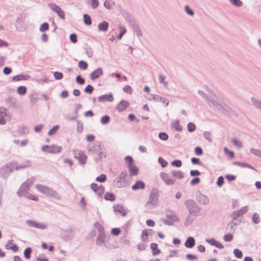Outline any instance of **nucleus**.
<instances>
[{"label": "nucleus", "instance_id": "nucleus-2", "mask_svg": "<svg viewBox=\"0 0 261 261\" xmlns=\"http://www.w3.org/2000/svg\"><path fill=\"white\" fill-rule=\"evenodd\" d=\"M121 14L125 18L126 21L128 22L129 24L133 28L137 35L138 36H142V32L131 14L129 12L124 10H122L121 11Z\"/></svg>", "mask_w": 261, "mask_h": 261}, {"label": "nucleus", "instance_id": "nucleus-18", "mask_svg": "<svg viewBox=\"0 0 261 261\" xmlns=\"http://www.w3.org/2000/svg\"><path fill=\"white\" fill-rule=\"evenodd\" d=\"M197 200L200 204L203 205L208 204L210 201L208 198L202 194H200L198 195Z\"/></svg>", "mask_w": 261, "mask_h": 261}, {"label": "nucleus", "instance_id": "nucleus-56", "mask_svg": "<svg viewBox=\"0 0 261 261\" xmlns=\"http://www.w3.org/2000/svg\"><path fill=\"white\" fill-rule=\"evenodd\" d=\"M198 93L206 102L208 100L210 97L204 92L201 90H198Z\"/></svg>", "mask_w": 261, "mask_h": 261}, {"label": "nucleus", "instance_id": "nucleus-4", "mask_svg": "<svg viewBox=\"0 0 261 261\" xmlns=\"http://www.w3.org/2000/svg\"><path fill=\"white\" fill-rule=\"evenodd\" d=\"M185 204L190 215L194 216L198 215L200 210V207L194 200L192 199L187 200L185 201Z\"/></svg>", "mask_w": 261, "mask_h": 261}, {"label": "nucleus", "instance_id": "nucleus-43", "mask_svg": "<svg viewBox=\"0 0 261 261\" xmlns=\"http://www.w3.org/2000/svg\"><path fill=\"white\" fill-rule=\"evenodd\" d=\"M79 67L82 70H86L88 68V64L84 61L81 60L78 63Z\"/></svg>", "mask_w": 261, "mask_h": 261}, {"label": "nucleus", "instance_id": "nucleus-54", "mask_svg": "<svg viewBox=\"0 0 261 261\" xmlns=\"http://www.w3.org/2000/svg\"><path fill=\"white\" fill-rule=\"evenodd\" d=\"M93 90L94 88L91 85H88L84 90V92L88 94H91L93 92Z\"/></svg>", "mask_w": 261, "mask_h": 261}, {"label": "nucleus", "instance_id": "nucleus-27", "mask_svg": "<svg viewBox=\"0 0 261 261\" xmlns=\"http://www.w3.org/2000/svg\"><path fill=\"white\" fill-rule=\"evenodd\" d=\"M109 27V23L106 21H103L101 23H99L98 26V29L100 31L106 32Z\"/></svg>", "mask_w": 261, "mask_h": 261}, {"label": "nucleus", "instance_id": "nucleus-10", "mask_svg": "<svg viewBox=\"0 0 261 261\" xmlns=\"http://www.w3.org/2000/svg\"><path fill=\"white\" fill-rule=\"evenodd\" d=\"M49 8L54 12L56 13L58 16L62 19L65 18L64 12L61 8L55 3H49L48 5Z\"/></svg>", "mask_w": 261, "mask_h": 261}, {"label": "nucleus", "instance_id": "nucleus-24", "mask_svg": "<svg viewBox=\"0 0 261 261\" xmlns=\"http://www.w3.org/2000/svg\"><path fill=\"white\" fill-rule=\"evenodd\" d=\"M145 185L144 182L141 180H138L132 186V188L133 190H138L139 189H144Z\"/></svg>", "mask_w": 261, "mask_h": 261}, {"label": "nucleus", "instance_id": "nucleus-42", "mask_svg": "<svg viewBox=\"0 0 261 261\" xmlns=\"http://www.w3.org/2000/svg\"><path fill=\"white\" fill-rule=\"evenodd\" d=\"M17 92L19 95H24L27 93V88L24 86H20L18 87Z\"/></svg>", "mask_w": 261, "mask_h": 261}, {"label": "nucleus", "instance_id": "nucleus-5", "mask_svg": "<svg viewBox=\"0 0 261 261\" xmlns=\"http://www.w3.org/2000/svg\"><path fill=\"white\" fill-rule=\"evenodd\" d=\"M158 191L156 189H152L148 201L146 203L145 206L152 209L158 205Z\"/></svg>", "mask_w": 261, "mask_h": 261}, {"label": "nucleus", "instance_id": "nucleus-28", "mask_svg": "<svg viewBox=\"0 0 261 261\" xmlns=\"http://www.w3.org/2000/svg\"><path fill=\"white\" fill-rule=\"evenodd\" d=\"M10 173H11V172L4 166H3L0 168V175L3 178H7Z\"/></svg>", "mask_w": 261, "mask_h": 261}, {"label": "nucleus", "instance_id": "nucleus-22", "mask_svg": "<svg viewBox=\"0 0 261 261\" xmlns=\"http://www.w3.org/2000/svg\"><path fill=\"white\" fill-rule=\"evenodd\" d=\"M195 244V239L192 237H189L187 238L185 243V246L188 248H193Z\"/></svg>", "mask_w": 261, "mask_h": 261}, {"label": "nucleus", "instance_id": "nucleus-45", "mask_svg": "<svg viewBox=\"0 0 261 261\" xmlns=\"http://www.w3.org/2000/svg\"><path fill=\"white\" fill-rule=\"evenodd\" d=\"M231 142L234 145H235L239 148H241L242 147V142L236 138L232 139Z\"/></svg>", "mask_w": 261, "mask_h": 261}, {"label": "nucleus", "instance_id": "nucleus-13", "mask_svg": "<svg viewBox=\"0 0 261 261\" xmlns=\"http://www.w3.org/2000/svg\"><path fill=\"white\" fill-rule=\"evenodd\" d=\"M90 187L91 189L99 196H101L104 192L105 188L101 185L98 186L97 184L93 183Z\"/></svg>", "mask_w": 261, "mask_h": 261}, {"label": "nucleus", "instance_id": "nucleus-63", "mask_svg": "<svg viewBox=\"0 0 261 261\" xmlns=\"http://www.w3.org/2000/svg\"><path fill=\"white\" fill-rule=\"evenodd\" d=\"M54 76L56 80H61L63 77V74L61 72L58 71H55L54 72Z\"/></svg>", "mask_w": 261, "mask_h": 261}, {"label": "nucleus", "instance_id": "nucleus-44", "mask_svg": "<svg viewBox=\"0 0 261 261\" xmlns=\"http://www.w3.org/2000/svg\"><path fill=\"white\" fill-rule=\"evenodd\" d=\"M16 165V162H9L7 163L4 166L7 169L12 172L14 171L13 167Z\"/></svg>", "mask_w": 261, "mask_h": 261}, {"label": "nucleus", "instance_id": "nucleus-47", "mask_svg": "<svg viewBox=\"0 0 261 261\" xmlns=\"http://www.w3.org/2000/svg\"><path fill=\"white\" fill-rule=\"evenodd\" d=\"M32 249L30 247L27 248L24 251V256L27 259H29L31 257Z\"/></svg>", "mask_w": 261, "mask_h": 261}, {"label": "nucleus", "instance_id": "nucleus-20", "mask_svg": "<svg viewBox=\"0 0 261 261\" xmlns=\"http://www.w3.org/2000/svg\"><path fill=\"white\" fill-rule=\"evenodd\" d=\"M114 211L115 212H118L123 216H125L127 214L126 211L123 208V206L120 204H115L113 205Z\"/></svg>", "mask_w": 261, "mask_h": 261}, {"label": "nucleus", "instance_id": "nucleus-32", "mask_svg": "<svg viewBox=\"0 0 261 261\" xmlns=\"http://www.w3.org/2000/svg\"><path fill=\"white\" fill-rule=\"evenodd\" d=\"M30 76L25 74H19L15 75L13 77V80L14 81H19L21 80H27L29 78Z\"/></svg>", "mask_w": 261, "mask_h": 261}, {"label": "nucleus", "instance_id": "nucleus-33", "mask_svg": "<svg viewBox=\"0 0 261 261\" xmlns=\"http://www.w3.org/2000/svg\"><path fill=\"white\" fill-rule=\"evenodd\" d=\"M115 3L112 0H105L104 2V6L106 8L109 10H111L113 8V6L114 5Z\"/></svg>", "mask_w": 261, "mask_h": 261}, {"label": "nucleus", "instance_id": "nucleus-52", "mask_svg": "<svg viewBox=\"0 0 261 261\" xmlns=\"http://www.w3.org/2000/svg\"><path fill=\"white\" fill-rule=\"evenodd\" d=\"M119 29L120 32L119 35L118 36V39H121L122 36L125 34L126 31L125 28L122 26H119Z\"/></svg>", "mask_w": 261, "mask_h": 261}, {"label": "nucleus", "instance_id": "nucleus-34", "mask_svg": "<svg viewBox=\"0 0 261 261\" xmlns=\"http://www.w3.org/2000/svg\"><path fill=\"white\" fill-rule=\"evenodd\" d=\"M106 200L114 201L115 200V195L112 193L107 192L105 195Z\"/></svg>", "mask_w": 261, "mask_h": 261}, {"label": "nucleus", "instance_id": "nucleus-21", "mask_svg": "<svg viewBox=\"0 0 261 261\" xmlns=\"http://www.w3.org/2000/svg\"><path fill=\"white\" fill-rule=\"evenodd\" d=\"M98 100L99 102H104L106 101H113L114 98L112 94H105L99 96Z\"/></svg>", "mask_w": 261, "mask_h": 261}, {"label": "nucleus", "instance_id": "nucleus-62", "mask_svg": "<svg viewBox=\"0 0 261 261\" xmlns=\"http://www.w3.org/2000/svg\"><path fill=\"white\" fill-rule=\"evenodd\" d=\"M110 118L109 116L106 115L101 117V123L103 124H106L109 122Z\"/></svg>", "mask_w": 261, "mask_h": 261}, {"label": "nucleus", "instance_id": "nucleus-50", "mask_svg": "<svg viewBox=\"0 0 261 261\" xmlns=\"http://www.w3.org/2000/svg\"><path fill=\"white\" fill-rule=\"evenodd\" d=\"M159 80L160 81V83L163 84L165 87H167L168 83L167 82L165 81V76L162 74H160L159 76Z\"/></svg>", "mask_w": 261, "mask_h": 261}, {"label": "nucleus", "instance_id": "nucleus-57", "mask_svg": "<svg viewBox=\"0 0 261 261\" xmlns=\"http://www.w3.org/2000/svg\"><path fill=\"white\" fill-rule=\"evenodd\" d=\"M83 129V125L80 121L76 122V130L77 133H81Z\"/></svg>", "mask_w": 261, "mask_h": 261}, {"label": "nucleus", "instance_id": "nucleus-51", "mask_svg": "<svg viewBox=\"0 0 261 261\" xmlns=\"http://www.w3.org/2000/svg\"><path fill=\"white\" fill-rule=\"evenodd\" d=\"M233 254L234 256L238 258H241L243 257L242 252L239 249H234Z\"/></svg>", "mask_w": 261, "mask_h": 261}, {"label": "nucleus", "instance_id": "nucleus-48", "mask_svg": "<svg viewBox=\"0 0 261 261\" xmlns=\"http://www.w3.org/2000/svg\"><path fill=\"white\" fill-rule=\"evenodd\" d=\"M187 128L189 132H193L196 129V125L193 122H189L187 125Z\"/></svg>", "mask_w": 261, "mask_h": 261}, {"label": "nucleus", "instance_id": "nucleus-64", "mask_svg": "<svg viewBox=\"0 0 261 261\" xmlns=\"http://www.w3.org/2000/svg\"><path fill=\"white\" fill-rule=\"evenodd\" d=\"M159 138L164 141H166L168 139V135L166 133H160L159 134Z\"/></svg>", "mask_w": 261, "mask_h": 261}, {"label": "nucleus", "instance_id": "nucleus-8", "mask_svg": "<svg viewBox=\"0 0 261 261\" xmlns=\"http://www.w3.org/2000/svg\"><path fill=\"white\" fill-rule=\"evenodd\" d=\"M74 237V229L72 228L67 229H63L61 234V238L66 242L71 240Z\"/></svg>", "mask_w": 261, "mask_h": 261}, {"label": "nucleus", "instance_id": "nucleus-19", "mask_svg": "<svg viewBox=\"0 0 261 261\" xmlns=\"http://www.w3.org/2000/svg\"><path fill=\"white\" fill-rule=\"evenodd\" d=\"M129 106V102L126 100H121L117 106V110L119 112H123Z\"/></svg>", "mask_w": 261, "mask_h": 261}, {"label": "nucleus", "instance_id": "nucleus-31", "mask_svg": "<svg viewBox=\"0 0 261 261\" xmlns=\"http://www.w3.org/2000/svg\"><path fill=\"white\" fill-rule=\"evenodd\" d=\"M150 248L152 250V253L153 255H156L161 252L160 250L158 248V244L156 243H151L150 244Z\"/></svg>", "mask_w": 261, "mask_h": 261}, {"label": "nucleus", "instance_id": "nucleus-38", "mask_svg": "<svg viewBox=\"0 0 261 261\" xmlns=\"http://www.w3.org/2000/svg\"><path fill=\"white\" fill-rule=\"evenodd\" d=\"M250 151L255 156L261 158V150L251 148L250 149Z\"/></svg>", "mask_w": 261, "mask_h": 261}, {"label": "nucleus", "instance_id": "nucleus-40", "mask_svg": "<svg viewBox=\"0 0 261 261\" xmlns=\"http://www.w3.org/2000/svg\"><path fill=\"white\" fill-rule=\"evenodd\" d=\"M230 3L236 7H241L243 2L241 0H229Z\"/></svg>", "mask_w": 261, "mask_h": 261}, {"label": "nucleus", "instance_id": "nucleus-30", "mask_svg": "<svg viewBox=\"0 0 261 261\" xmlns=\"http://www.w3.org/2000/svg\"><path fill=\"white\" fill-rule=\"evenodd\" d=\"M251 100L254 106L261 111V100L255 97H252Z\"/></svg>", "mask_w": 261, "mask_h": 261}, {"label": "nucleus", "instance_id": "nucleus-23", "mask_svg": "<svg viewBox=\"0 0 261 261\" xmlns=\"http://www.w3.org/2000/svg\"><path fill=\"white\" fill-rule=\"evenodd\" d=\"M152 98L154 101H161L163 103H164L166 107L168 106L169 103V101L168 99H167L166 98L155 95V94L153 95Z\"/></svg>", "mask_w": 261, "mask_h": 261}, {"label": "nucleus", "instance_id": "nucleus-39", "mask_svg": "<svg viewBox=\"0 0 261 261\" xmlns=\"http://www.w3.org/2000/svg\"><path fill=\"white\" fill-rule=\"evenodd\" d=\"M148 231H143L141 234V240L144 243H146L148 241V237L150 236V233H147Z\"/></svg>", "mask_w": 261, "mask_h": 261}, {"label": "nucleus", "instance_id": "nucleus-46", "mask_svg": "<svg viewBox=\"0 0 261 261\" xmlns=\"http://www.w3.org/2000/svg\"><path fill=\"white\" fill-rule=\"evenodd\" d=\"M105 235L101 233L97 237L96 239V244L100 245L105 241Z\"/></svg>", "mask_w": 261, "mask_h": 261}, {"label": "nucleus", "instance_id": "nucleus-60", "mask_svg": "<svg viewBox=\"0 0 261 261\" xmlns=\"http://www.w3.org/2000/svg\"><path fill=\"white\" fill-rule=\"evenodd\" d=\"M158 161L161 166L163 168L166 167L168 164V162L162 157L159 158Z\"/></svg>", "mask_w": 261, "mask_h": 261}, {"label": "nucleus", "instance_id": "nucleus-9", "mask_svg": "<svg viewBox=\"0 0 261 261\" xmlns=\"http://www.w3.org/2000/svg\"><path fill=\"white\" fill-rule=\"evenodd\" d=\"M89 150L93 153L98 155V157L95 159L96 161H99L102 158L106 157V153L104 150L101 148L100 145L94 146L93 148H91Z\"/></svg>", "mask_w": 261, "mask_h": 261}, {"label": "nucleus", "instance_id": "nucleus-11", "mask_svg": "<svg viewBox=\"0 0 261 261\" xmlns=\"http://www.w3.org/2000/svg\"><path fill=\"white\" fill-rule=\"evenodd\" d=\"M26 224L31 227L39 228L40 229H45L47 228V226L43 223H38L36 221H34L31 220H27L25 221Z\"/></svg>", "mask_w": 261, "mask_h": 261}, {"label": "nucleus", "instance_id": "nucleus-61", "mask_svg": "<svg viewBox=\"0 0 261 261\" xmlns=\"http://www.w3.org/2000/svg\"><path fill=\"white\" fill-rule=\"evenodd\" d=\"M49 24L47 22L42 23L40 27V31L41 32H44L48 30Z\"/></svg>", "mask_w": 261, "mask_h": 261}, {"label": "nucleus", "instance_id": "nucleus-7", "mask_svg": "<svg viewBox=\"0 0 261 261\" xmlns=\"http://www.w3.org/2000/svg\"><path fill=\"white\" fill-rule=\"evenodd\" d=\"M162 221L165 224L171 226L174 222L178 221V218L174 212H170L169 214H166V218H163Z\"/></svg>", "mask_w": 261, "mask_h": 261}, {"label": "nucleus", "instance_id": "nucleus-49", "mask_svg": "<svg viewBox=\"0 0 261 261\" xmlns=\"http://www.w3.org/2000/svg\"><path fill=\"white\" fill-rule=\"evenodd\" d=\"M224 151L225 153L231 159H233L234 157V153L232 151L229 150L227 148H224Z\"/></svg>", "mask_w": 261, "mask_h": 261}, {"label": "nucleus", "instance_id": "nucleus-15", "mask_svg": "<svg viewBox=\"0 0 261 261\" xmlns=\"http://www.w3.org/2000/svg\"><path fill=\"white\" fill-rule=\"evenodd\" d=\"M74 158L79 161L80 165H84L86 163L87 156L85 154L84 151H80L77 155H75Z\"/></svg>", "mask_w": 261, "mask_h": 261}, {"label": "nucleus", "instance_id": "nucleus-12", "mask_svg": "<svg viewBox=\"0 0 261 261\" xmlns=\"http://www.w3.org/2000/svg\"><path fill=\"white\" fill-rule=\"evenodd\" d=\"M160 176L162 179L165 182L167 185L171 186L174 184L175 180L171 178L169 175L165 172H161Z\"/></svg>", "mask_w": 261, "mask_h": 261}, {"label": "nucleus", "instance_id": "nucleus-1", "mask_svg": "<svg viewBox=\"0 0 261 261\" xmlns=\"http://www.w3.org/2000/svg\"><path fill=\"white\" fill-rule=\"evenodd\" d=\"M206 102L211 108L224 114L226 115L231 111L230 107L226 104H223L222 99L215 94L213 97H210Z\"/></svg>", "mask_w": 261, "mask_h": 261}, {"label": "nucleus", "instance_id": "nucleus-59", "mask_svg": "<svg viewBox=\"0 0 261 261\" xmlns=\"http://www.w3.org/2000/svg\"><path fill=\"white\" fill-rule=\"evenodd\" d=\"M107 179V176L105 174H102L100 176L96 178V180L98 182H103Z\"/></svg>", "mask_w": 261, "mask_h": 261}, {"label": "nucleus", "instance_id": "nucleus-17", "mask_svg": "<svg viewBox=\"0 0 261 261\" xmlns=\"http://www.w3.org/2000/svg\"><path fill=\"white\" fill-rule=\"evenodd\" d=\"M30 188L22 184L18 190L17 191V194L19 196H27L26 195L28 194V192Z\"/></svg>", "mask_w": 261, "mask_h": 261}, {"label": "nucleus", "instance_id": "nucleus-6", "mask_svg": "<svg viewBox=\"0 0 261 261\" xmlns=\"http://www.w3.org/2000/svg\"><path fill=\"white\" fill-rule=\"evenodd\" d=\"M129 180V176L126 171L124 170L121 172L119 177L116 178L119 187H126Z\"/></svg>", "mask_w": 261, "mask_h": 261}, {"label": "nucleus", "instance_id": "nucleus-16", "mask_svg": "<svg viewBox=\"0 0 261 261\" xmlns=\"http://www.w3.org/2000/svg\"><path fill=\"white\" fill-rule=\"evenodd\" d=\"M103 74V70L102 68H98L92 72L90 74V77L91 80H95L100 77V75Z\"/></svg>", "mask_w": 261, "mask_h": 261}, {"label": "nucleus", "instance_id": "nucleus-37", "mask_svg": "<svg viewBox=\"0 0 261 261\" xmlns=\"http://www.w3.org/2000/svg\"><path fill=\"white\" fill-rule=\"evenodd\" d=\"M172 127L179 132L181 131L182 129V126L179 124V121L178 120H176L175 121L172 123Z\"/></svg>", "mask_w": 261, "mask_h": 261}, {"label": "nucleus", "instance_id": "nucleus-53", "mask_svg": "<svg viewBox=\"0 0 261 261\" xmlns=\"http://www.w3.org/2000/svg\"><path fill=\"white\" fill-rule=\"evenodd\" d=\"M252 221L255 224H258L260 222L259 215L257 213L253 214L252 218Z\"/></svg>", "mask_w": 261, "mask_h": 261}, {"label": "nucleus", "instance_id": "nucleus-25", "mask_svg": "<svg viewBox=\"0 0 261 261\" xmlns=\"http://www.w3.org/2000/svg\"><path fill=\"white\" fill-rule=\"evenodd\" d=\"M128 167L130 176L137 175L138 174L139 169L136 166L129 165Z\"/></svg>", "mask_w": 261, "mask_h": 261}, {"label": "nucleus", "instance_id": "nucleus-36", "mask_svg": "<svg viewBox=\"0 0 261 261\" xmlns=\"http://www.w3.org/2000/svg\"><path fill=\"white\" fill-rule=\"evenodd\" d=\"M84 50L89 58H91L93 56V51L91 47L88 45L86 44L84 47Z\"/></svg>", "mask_w": 261, "mask_h": 261}, {"label": "nucleus", "instance_id": "nucleus-26", "mask_svg": "<svg viewBox=\"0 0 261 261\" xmlns=\"http://www.w3.org/2000/svg\"><path fill=\"white\" fill-rule=\"evenodd\" d=\"M62 150V147L60 146H49L47 152L50 153H59Z\"/></svg>", "mask_w": 261, "mask_h": 261}, {"label": "nucleus", "instance_id": "nucleus-35", "mask_svg": "<svg viewBox=\"0 0 261 261\" xmlns=\"http://www.w3.org/2000/svg\"><path fill=\"white\" fill-rule=\"evenodd\" d=\"M192 215H190L189 213V215L187 216V218L184 222V224L186 226H188L191 225L193 222L194 219L192 217Z\"/></svg>", "mask_w": 261, "mask_h": 261}, {"label": "nucleus", "instance_id": "nucleus-58", "mask_svg": "<svg viewBox=\"0 0 261 261\" xmlns=\"http://www.w3.org/2000/svg\"><path fill=\"white\" fill-rule=\"evenodd\" d=\"M235 226L236 224L233 223V219H232V221L228 224L227 229H228L229 231H234Z\"/></svg>", "mask_w": 261, "mask_h": 261}, {"label": "nucleus", "instance_id": "nucleus-29", "mask_svg": "<svg viewBox=\"0 0 261 261\" xmlns=\"http://www.w3.org/2000/svg\"><path fill=\"white\" fill-rule=\"evenodd\" d=\"M172 176L178 179H182L184 177V173L179 170H173L171 172Z\"/></svg>", "mask_w": 261, "mask_h": 261}, {"label": "nucleus", "instance_id": "nucleus-55", "mask_svg": "<svg viewBox=\"0 0 261 261\" xmlns=\"http://www.w3.org/2000/svg\"><path fill=\"white\" fill-rule=\"evenodd\" d=\"M6 102L12 106H15L16 105V100L13 97H8L6 100Z\"/></svg>", "mask_w": 261, "mask_h": 261}, {"label": "nucleus", "instance_id": "nucleus-14", "mask_svg": "<svg viewBox=\"0 0 261 261\" xmlns=\"http://www.w3.org/2000/svg\"><path fill=\"white\" fill-rule=\"evenodd\" d=\"M248 211V206H245L243 207L242 208L238 211H233L231 214V216L233 220L237 219V218L241 216H242L245 213H246Z\"/></svg>", "mask_w": 261, "mask_h": 261}, {"label": "nucleus", "instance_id": "nucleus-41", "mask_svg": "<svg viewBox=\"0 0 261 261\" xmlns=\"http://www.w3.org/2000/svg\"><path fill=\"white\" fill-rule=\"evenodd\" d=\"M84 22L85 24L89 25L91 24L92 21L90 16L87 14H85L83 15Z\"/></svg>", "mask_w": 261, "mask_h": 261}, {"label": "nucleus", "instance_id": "nucleus-3", "mask_svg": "<svg viewBox=\"0 0 261 261\" xmlns=\"http://www.w3.org/2000/svg\"><path fill=\"white\" fill-rule=\"evenodd\" d=\"M36 188L40 192L45 194L47 196L53 197L58 200L61 198L60 195L56 191L49 187L41 185H37Z\"/></svg>", "mask_w": 261, "mask_h": 261}]
</instances>
